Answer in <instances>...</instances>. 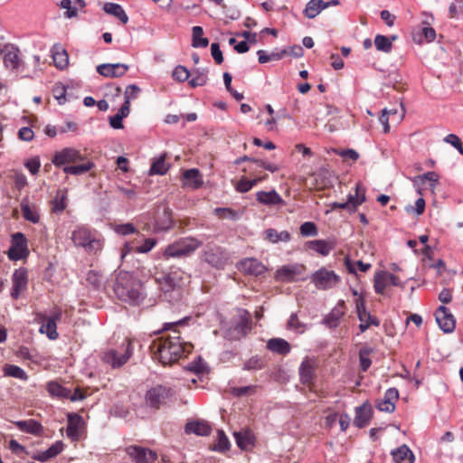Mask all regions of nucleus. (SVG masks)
I'll return each instance as SVG.
<instances>
[{
	"label": "nucleus",
	"instance_id": "1",
	"mask_svg": "<svg viewBox=\"0 0 463 463\" xmlns=\"http://www.w3.org/2000/svg\"><path fill=\"white\" fill-rule=\"evenodd\" d=\"M190 319V317H185L177 321L165 323L160 331L168 334L157 337L150 345L153 357L162 364H172L192 352L193 345L182 339L178 329L179 326H186Z\"/></svg>",
	"mask_w": 463,
	"mask_h": 463
},
{
	"label": "nucleus",
	"instance_id": "2",
	"mask_svg": "<svg viewBox=\"0 0 463 463\" xmlns=\"http://www.w3.org/2000/svg\"><path fill=\"white\" fill-rule=\"evenodd\" d=\"M162 298L165 301L175 303L182 297V287L185 283V274L179 268L156 270L154 275Z\"/></svg>",
	"mask_w": 463,
	"mask_h": 463
},
{
	"label": "nucleus",
	"instance_id": "3",
	"mask_svg": "<svg viewBox=\"0 0 463 463\" xmlns=\"http://www.w3.org/2000/svg\"><path fill=\"white\" fill-rule=\"evenodd\" d=\"M113 289L119 300L132 306L139 305L146 298L140 279L128 271L118 272Z\"/></svg>",
	"mask_w": 463,
	"mask_h": 463
},
{
	"label": "nucleus",
	"instance_id": "4",
	"mask_svg": "<svg viewBox=\"0 0 463 463\" xmlns=\"http://www.w3.org/2000/svg\"><path fill=\"white\" fill-rule=\"evenodd\" d=\"M71 240L75 247L83 248L88 253H97L103 247V242L97 238L96 232L83 225L75 228Z\"/></svg>",
	"mask_w": 463,
	"mask_h": 463
},
{
	"label": "nucleus",
	"instance_id": "5",
	"mask_svg": "<svg viewBox=\"0 0 463 463\" xmlns=\"http://www.w3.org/2000/svg\"><path fill=\"white\" fill-rule=\"evenodd\" d=\"M203 245V241L194 237L182 238L169 245L163 251V258L168 260L170 258H183L194 253Z\"/></svg>",
	"mask_w": 463,
	"mask_h": 463
},
{
	"label": "nucleus",
	"instance_id": "6",
	"mask_svg": "<svg viewBox=\"0 0 463 463\" xmlns=\"http://www.w3.org/2000/svg\"><path fill=\"white\" fill-rule=\"evenodd\" d=\"M134 341L125 338L123 343L118 348H111L105 351L102 354V361L109 364L112 368H120L131 357L134 352Z\"/></svg>",
	"mask_w": 463,
	"mask_h": 463
},
{
	"label": "nucleus",
	"instance_id": "7",
	"mask_svg": "<svg viewBox=\"0 0 463 463\" xmlns=\"http://www.w3.org/2000/svg\"><path fill=\"white\" fill-rule=\"evenodd\" d=\"M175 395V392L172 387L158 384L147 390L145 400L149 408L158 410L171 401Z\"/></svg>",
	"mask_w": 463,
	"mask_h": 463
},
{
	"label": "nucleus",
	"instance_id": "8",
	"mask_svg": "<svg viewBox=\"0 0 463 463\" xmlns=\"http://www.w3.org/2000/svg\"><path fill=\"white\" fill-rule=\"evenodd\" d=\"M250 328L248 313L243 311V314H241L238 318L230 322L229 326L225 329L224 337L231 341L240 340L250 332Z\"/></svg>",
	"mask_w": 463,
	"mask_h": 463
},
{
	"label": "nucleus",
	"instance_id": "9",
	"mask_svg": "<svg viewBox=\"0 0 463 463\" xmlns=\"http://www.w3.org/2000/svg\"><path fill=\"white\" fill-rule=\"evenodd\" d=\"M311 281L317 289L327 290L340 283L341 278L334 270L322 267L312 274Z\"/></svg>",
	"mask_w": 463,
	"mask_h": 463
},
{
	"label": "nucleus",
	"instance_id": "10",
	"mask_svg": "<svg viewBox=\"0 0 463 463\" xmlns=\"http://www.w3.org/2000/svg\"><path fill=\"white\" fill-rule=\"evenodd\" d=\"M202 260L217 269H224L229 260V253L217 245H208L202 254Z\"/></svg>",
	"mask_w": 463,
	"mask_h": 463
},
{
	"label": "nucleus",
	"instance_id": "11",
	"mask_svg": "<svg viewBox=\"0 0 463 463\" xmlns=\"http://www.w3.org/2000/svg\"><path fill=\"white\" fill-rule=\"evenodd\" d=\"M355 310L360 321L359 329L362 333L365 332L372 326H380V320L366 310L365 300L363 296H358L355 299Z\"/></svg>",
	"mask_w": 463,
	"mask_h": 463
},
{
	"label": "nucleus",
	"instance_id": "12",
	"mask_svg": "<svg viewBox=\"0 0 463 463\" xmlns=\"http://www.w3.org/2000/svg\"><path fill=\"white\" fill-rule=\"evenodd\" d=\"M11 260H19L28 255L27 239L22 232H15L12 235L11 246L7 252Z\"/></svg>",
	"mask_w": 463,
	"mask_h": 463
},
{
	"label": "nucleus",
	"instance_id": "13",
	"mask_svg": "<svg viewBox=\"0 0 463 463\" xmlns=\"http://www.w3.org/2000/svg\"><path fill=\"white\" fill-rule=\"evenodd\" d=\"M366 200L365 192L360 184H356L354 194H348L347 201L345 203H333L330 204L331 210L345 209L349 213H354L357 207Z\"/></svg>",
	"mask_w": 463,
	"mask_h": 463
},
{
	"label": "nucleus",
	"instance_id": "14",
	"mask_svg": "<svg viewBox=\"0 0 463 463\" xmlns=\"http://www.w3.org/2000/svg\"><path fill=\"white\" fill-rule=\"evenodd\" d=\"M317 366L316 359L306 357L298 368L301 383L307 385L311 392L314 391Z\"/></svg>",
	"mask_w": 463,
	"mask_h": 463
},
{
	"label": "nucleus",
	"instance_id": "15",
	"mask_svg": "<svg viewBox=\"0 0 463 463\" xmlns=\"http://www.w3.org/2000/svg\"><path fill=\"white\" fill-rule=\"evenodd\" d=\"M84 159L85 156L80 150L73 147H65L54 154L52 162L55 166L61 167L70 163L83 161Z\"/></svg>",
	"mask_w": 463,
	"mask_h": 463
},
{
	"label": "nucleus",
	"instance_id": "16",
	"mask_svg": "<svg viewBox=\"0 0 463 463\" xmlns=\"http://www.w3.org/2000/svg\"><path fill=\"white\" fill-rule=\"evenodd\" d=\"M126 452L135 463H154L157 458L154 450L141 446H129Z\"/></svg>",
	"mask_w": 463,
	"mask_h": 463
},
{
	"label": "nucleus",
	"instance_id": "17",
	"mask_svg": "<svg viewBox=\"0 0 463 463\" xmlns=\"http://www.w3.org/2000/svg\"><path fill=\"white\" fill-rule=\"evenodd\" d=\"M61 318V310L56 308L50 317H43L40 327V333L45 334L49 339L55 340L58 338L57 321Z\"/></svg>",
	"mask_w": 463,
	"mask_h": 463
},
{
	"label": "nucleus",
	"instance_id": "18",
	"mask_svg": "<svg viewBox=\"0 0 463 463\" xmlns=\"http://www.w3.org/2000/svg\"><path fill=\"white\" fill-rule=\"evenodd\" d=\"M4 64L7 69L16 70L22 63L19 48L13 43H6L1 50Z\"/></svg>",
	"mask_w": 463,
	"mask_h": 463
},
{
	"label": "nucleus",
	"instance_id": "19",
	"mask_svg": "<svg viewBox=\"0 0 463 463\" xmlns=\"http://www.w3.org/2000/svg\"><path fill=\"white\" fill-rule=\"evenodd\" d=\"M436 321L439 324L440 329L445 333H451L454 331L456 326V320L453 315L449 312V308L445 306H440L435 311Z\"/></svg>",
	"mask_w": 463,
	"mask_h": 463
},
{
	"label": "nucleus",
	"instance_id": "20",
	"mask_svg": "<svg viewBox=\"0 0 463 463\" xmlns=\"http://www.w3.org/2000/svg\"><path fill=\"white\" fill-rule=\"evenodd\" d=\"M304 266L301 264L285 265L280 267L275 274V279L282 282H291L302 274Z\"/></svg>",
	"mask_w": 463,
	"mask_h": 463
},
{
	"label": "nucleus",
	"instance_id": "21",
	"mask_svg": "<svg viewBox=\"0 0 463 463\" xmlns=\"http://www.w3.org/2000/svg\"><path fill=\"white\" fill-rule=\"evenodd\" d=\"M128 68L124 63H103L97 67V71L107 78H118L125 75Z\"/></svg>",
	"mask_w": 463,
	"mask_h": 463
},
{
	"label": "nucleus",
	"instance_id": "22",
	"mask_svg": "<svg viewBox=\"0 0 463 463\" xmlns=\"http://www.w3.org/2000/svg\"><path fill=\"white\" fill-rule=\"evenodd\" d=\"M304 54L303 48L300 45H294L289 48V50H282L279 52H272L270 54L267 53L262 50V63L271 61H279L282 59L284 55H289L295 58H300Z\"/></svg>",
	"mask_w": 463,
	"mask_h": 463
},
{
	"label": "nucleus",
	"instance_id": "23",
	"mask_svg": "<svg viewBox=\"0 0 463 463\" xmlns=\"http://www.w3.org/2000/svg\"><path fill=\"white\" fill-rule=\"evenodd\" d=\"M83 425V419L78 414H69L66 429L67 436L73 441L80 438V429Z\"/></svg>",
	"mask_w": 463,
	"mask_h": 463
},
{
	"label": "nucleus",
	"instance_id": "24",
	"mask_svg": "<svg viewBox=\"0 0 463 463\" xmlns=\"http://www.w3.org/2000/svg\"><path fill=\"white\" fill-rule=\"evenodd\" d=\"M184 431L186 434H195L197 436H208L211 434L212 427L203 420L188 421L185 424Z\"/></svg>",
	"mask_w": 463,
	"mask_h": 463
},
{
	"label": "nucleus",
	"instance_id": "25",
	"mask_svg": "<svg viewBox=\"0 0 463 463\" xmlns=\"http://www.w3.org/2000/svg\"><path fill=\"white\" fill-rule=\"evenodd\" d=\"M236 267L245 275L258 277L260 274V262L255 258H245Z\"/></svg>",
	"mask_w": 463,
	"mask_h": 463
},
{
	"label": "nucleus",
	"instance_id": "26",
	"mask_svg": "<svg viewBox=\"0 0 463 463\" xmlns=\"http://www.w3.org/2000/svg\"><path fill=\"white\" fill-rule=\"evenodd\" d=\"M306 247L322 256H327L335 247V243L333 241L315 240L307 241Z\"/></svg>",
	"mask_w": 463,
	"mask_h": 463
},
{
	"label": "nucleus",
	"instance_id": "27",
	"mask_svg": "<svg viewBox=\"0 0 463 463\" xmlns=\"http://www.w3.org/2000/svg\"><path fill=\"white\" fill-rule=\"evenodd\" d=\"M183 179L184 185L189 186L192 189H198L202 187L203 181L200 172L196 168L185 170L183 173Z\"/></svg>",
	"mask_w": 463,
	"mask_h": 463
},
{
	"label": "nucleus",
	"instance_id": "28",
	"mask_svg": "<svg viewBox=\"0 0 463 463\" xmlns=\"http://www.w3.org/2000/svg\"><path fill=\"white\" fill-rule=\"evenodd\" d=\"M173 225L171 211L164 208L163 213L156 218L154 229L156 232H166Z\"/></svg>",
	"mask_w": 463,
	"mask_h": 463
},
{
	"label": "nucleus",
	"instance_id": "29",
	"mask_svg": "<svg viewBox=\"0 0 463 463\" xmlns=\"http://www.w3.org/2000/svg\"><path fill=\"white\" fill-rule=\"evenodd\" d=\"M392 456L395 463H413L414 461V455L406 445L392 450Z\"/></svg>",
	"mask_w": 463,
	"mask_h": 463
},
{
	"label": "nucleus",
	"instance_id": "30",
	"mask_svg": "<svg viewBox=\"0 0 463 463\" xmlns=\"http://www.w3.org/2000/svg\"><path fill=\"white\" fill-rule=\"evenodd\" d=\"M345 313V303L344 300H340L337 305L332 309L329 315L326 317V323L329 326H336L339 324L340 319Z\"/></svg>",
	"mask_w": 463,
	"mask_h": 463
},
{
	"label": "nucleus",
	"instance_id": "31",
	"mask_svg": "<svg viewBox=\"0 0 463 463\" xmlns=\"http://www.w3.org/2000/svg\"><path fill=\"white\" fill-rule=\"evenodd\" d=\"M267 347L271 352L281 355H286L290 352L289 343L282 338L269 339L267 343Z\"/></svg>",
	"mask_w": 463,
	"mask_h": 463
},
{
	"label": "nucleus",
	"instance_id": "32",
	"mask_svg": "<svg viewBox=\"0 0 463 463\" xmlns=\"http://www.w3.org/2000/svg\"><path fill=\"white\" fill-rule=\"evenodd\" d=\"M103 11L117 17L123 24H127L128 22V16L127 15L123 7L118 4L105 3L103 5Z\"/></svg>",
	"mask_w": 463,
	"mask_h": 463
},
{
	"label": "nucleus",
	"instance_id": "33",
	"mask_svg": "<svg viewBox=\"0 0 463 463\" xmlns=\"http://www.w3.org/2000/svg\"><path fill=\"white\" fill-rule=\"evenodd\" d=\"M191 79L188 84L192 88L204 86L208 81V71L206 69H195L190 72Z\"/></svg>",
	"mask_w": 463,
	"mask_h": 463
},
{
	"label": "nucleus",
	"instance_id": "34",
	"mask_svg": "<svg viewBox=\"0 0 463 463\" xmlns=\"http://www.w3.org/2000/svg\"><path fill=\"white\" fill-rule=\"evenodd\" d=\"M14 424L20 430L29 434L39 435L43 431V426L34 420H18Z\"/></svg>",
	"mask_w": 463,
	"mask_h": 463
},
{
	"label": "nucleus",
	"instance_id": "35",
	"mask_svg": "<svg viewBox=\"0 0 463 463\" xmlns=\"http://www.w3.org/2000/svg\"><path fill=\"white\" fill-rule=\"evenodd\" d=\"M397 39L396 35L387 37L385 35L377 34L374 38V45L377 51L390 53L392 50V42Z\"/></svg>",
	"mask_w": 463,
	"mask_h": 463
},
{
	"label": "nucleus",
	"instance_id": "36",
	"mask_svg": "<svg viewBox=\"0 0 463 463\" xmlns=\"http://www.w3.org/2000/svg\"><path fill=\"white\" fill-rule=\"evenodd\" d=\"M326 8V2L323 0H310L304 10V14L309 19L317 16L320 12Z\"/></svg>",
	"mask_w": 463,
	"mask_h": 463
},
{
	"label": "nucleus",
	"instance_id": "37",
	"mask_svg": "<svg viewBox=\"0 0 463 463\" xmlns=\"http://www.w3.org/2000/svg\"><path fill=\"white\" fill-rule=\"evenodd\" d=\"M46 389L51 396L58 398H69L71 391L58 382L51 381L47 383Z\"/></svg>",
	"mask_w": 463,
	"mask_h": 463
},
{
	"label": "nucleus",
	"instance_id": "38",
	"mask_svg": "<svg viewBox=\"0 0 463 463\" xmlns=\"http://www.w3.org/2000/svg\"><path fill=\"white\" fill-rule=\"evenodd\" d=\"M21 210L23 217L33 223H38L40 222V216L35 207H31L28 203L27 199L23 200L21 203Z\"/></svg>",
	"mask_w": 463,
	"mask_h": 463
},
{
	"label": "nucleus",
	"instance_id": "39",
	"mask_svg": "<svg viewBox=\"0 0 463 463\" xmlns=\"http://www.w3.org/2000/svg\"><path fill=\"white\" fill-rule=\"evenodd\" d=\"M388 285L387 271H380L374 275L373 288L377 294L384 295Z\"/></svg>",
	"mask_w": 463,
	"mask_h": 463
},
{
	"label": "nucleus",
	"instance_id": "40",
	"mask_svg": "<svg viewBox=\"0 0 463 463\" xmlns=\"http://www.w3.org/2000/svg\"><path fill=\"white\" fill-rule=\"evenodd\" d=\"M66 191L58 190L55 197L52 200V211L54 213H61L66 208Z\"/></svg>",
	"mask_w": 463,
	"mask_h": 463
},
{
	"label": "nucleus",
	"instance_id": "41",
	"mask_svg": "<svg viewBox=\"0 0 463 463\" xmlns=\"http://www.w3.org/2000/svg\"><path fill=\"white\" fill-rule=\"evenodd\" d=\"M93 167L94 164L91 161H87L81 165L64 166L62 170L67 175H80L89 172Z\"/></svg>",
	"mask_w": 463,
	"mask_h": 463
},
{
	"label": "nucleus",
	"instance_id": "42",
	"mask_svg": "<svg viewBox=\"0 0 463 463\" xmlns=\"http://www.w3.org/2000/svg\"><path fill=\"white\" fill-rule=\"evenodd\" d=\"M52 59L56 68L60 70H63L68 66L69 63V56L65 50L60 48H55L52 51Z\"/></svg>",
	"mask_w": 463,
	"mask_h": 463
},
{
	"label": "nucleus",
	"instance_id": "43",
	"mask_svg": "<svg viewBox=\"0 0 463 463\" xmlns=\"http://www.w3.org/2000/svg\"><path fill=\"white\" fill-rule=\"evenodd\" d=\"M4 374L5 376L14 377L16 379L26 381L28 379V375L25 371L14 364H5L4 366Z\"/></svg>",
	"mask_w": 463,
	"mask_h": 463
},
{
	"label": "nucleus",
	"instance_id": "44",
	"mask_svg": "<svg viewBox=\"0 0 463 463\" xmlns=\"http://www.w3.org/2000/svg\"><path fill=\"white\" fill-rule=\"evenodd\" d=\"M234 437L238 447L243 450L250 449L253 446L252 436L250 431L235 432Z\"/></svg>",
	"mask_w": 463,
	"mask_h": 463
},
{
	"label": "nucleus",
	"instance_id": "45",
	"mask_svg": "<svg viewBox=\"0 0 463 463\" xmlns=\"http://www.w3.org/2000/svg\"><path fill=\"white\" fill-rule=\"evenodd\" d=\"M12 286L24 290L27 286V272L24 269H15L12 277Z\"/></svg>",
	"mask_w": 463,
	"mask_h": 463
},
{
	"label": "nucleus",
	"instance_id": "46",
	"mask_svg": "<svg viewBox=\"0 0 463 463\" xmlns=\"http://www.w3.org/2000/svg\"><path fill=\"white\" fill-rule=\"evenodd\" d=\"M439 176L435 172H427L424 175H418L413 179L415 186H423L426 182L430 183L431 187H434L438 183Z\"/></svg>",
	"mask_w": 463,
	"mask_h": 463
},
{
	"label": "nucleus",
	"instance_id": "47",
	"mask_svg": "<svg viewBox=\"0 0 463 463\" xmlns=\"http://www.w3.org/2000/svg\"><path fill=\"white\" fill-rule=\"evenodd\" d=\"M370 409H366L364 406H361L356 411V416L354 423L358 428L365 427L370 421Z\"/></svg>",
	"mask_w": 463,
	"mask_h": 463
},
{
	"label": "nucleus",
	"instance_id": "48",
	"mask_svg": "<svg viewBox=\"0 0 463 463\" xmlns=\"http://www.w3.org/2000/svg\"><path fill=\"white\" fill-rule=\"evenodd\" d=\"M168 170V166L165 164V156L162 155L159 158L156 159L149 169V175H165Z\"/></svg>",
	"mask_w": 463,
	"mask_h": 463
},
{
	"label": "nucleus",
	"instance_id": "49",
	"mask_svg": "<svg viewBox=\"0 0 463 463\" xmlns=\"http://www.w3.org/2000/svg\"><path fill=\"white\" fill-rule=\"evenodd\" d=\"M266 238L272 243L279 241H288L290 240V234L287 231L279 232L275 229H268L266 231Z\"/></svg>",
	"mask_w": 463,
	"mask_h": 463
},
{
	"label": "nucleus",
	"instance_id": "50",
	"mask_svg": "<svg viewBox=\"0 0 463 463\" xmlns=\"http://www.w3.org/2000/svg\"><path fill=\"white\" fill-rule=\"evenodd\" d=\"M193 43L192 45L194 48L206 47L209 44L207 38L203 37V30L201 26L193 27Z\"/></svg>",
	"mask_w": 463,
	"mask_h": 463
},
{
	"label": "nucleus",
	"instance_id": "51",
	"mask_svg": "<svg viewBox=\"0 0 463 463\" xmlns=\"http://www.w3.org/2000/svg\"><path fill=\"white\" fill-rule=\"evenodd\" d=\"M230 440L225 435L224 431L219 430L217 432V443L213 447L212 449L223 453L230 449Z\"/></svg>",
	"mask_w": 463,
	"mask_h": 463
},
{
	"label": "nucleus",
	"instance_id": "52",
	"mask_svg": "<svg viewBox=\"0 0 463 463\" xmlns=\"http://www.w3.org/2000/svg\"><path fill=\"white\" fill-rule=\"evenodd\" d=\"M214 213L219 218L232 221H236L241 217V213L231 208H215Z\"/></svg>",
	"mask_w": 463,
	"mask_h": 463
},
{
	"label": "nucleus",
	"instance_id": "53",
	"mask_svg": "<svg viewBox=\"0 0 463 463\" xmlns=\"http://www.w3.org/2000/svg\"><path fill=\"white\" fill-rule=\"evenodd\" d=\"M449 18H460L463 16V0H453L449 6Z\"/></svg>",
	"mask_w": 463,
	"mask_h": 463
},
{
	"label": "nucleus",
	"instance_id": "54",
	"mask_svg": "<svg viewBox=\"0 0 463 463\" xmlns=\"http://www.w3.org/2000/svg\"><path fill=\"white\" fill-rule=\"evenodd\" d=\"M190 75H191V73L186 69V67L182 66V65L176 66L172 72V77L174 78V80H175L179 82H184L185 80H189Z\"/></svg>",
	"mask_w": 463,
	"mask_h": 463
},
{
	"label": "nucleus",
	"instance_id": "55",
	"mask_svg": "<svg viewBox=\"0 0 463 463\" xmlns=\"http://www.w3.org/2000/svg\"><path fill=\"white\" fill-rule=\"evenodd\" d=\"M283 199L275 192H262V203L264 204H280L283 203Z\"/></svg>",
	"mask_w": 463,
	"mask_h": 463
},
{
	"label": "nucleus",
	"instance_id": "56",
	"mask_svg": "<svg viewBox=\"0 0 463 463\" xmlns=\"http://www.w3.org/2000/svg\"><path fill=\"white\" fill-rule=\"evenodd\" d=\"M232 77L229 72L223 73V81L226 90L231 93V95L238 101L241 100L243 99V94L236 91L235 90L232 89Z\"/></svg>",
	"mask_w": 463,
	"mask_h": 463
},
{
	"label": "nucleus",
	"instance_id": "57",
	"mask_svg": "<svg viewBox=\"0 0 463 463\" xmlns=\"http://www.w3.org/2000/svg\"><path fill=\"white\" fill-rule=\"evenodd\" d=\"M405 211L407 213H415L416 215H420L425 211V200L423 198H419L415 202V207L413 205H407L405 207Z\"/></svg>",
	"mask_w": 463,
	"mask_h": 463
},
{
	"label": "nucleus",
	"instance_id": "58",
	"mask_svg": "<svg viewBox=\"0 0 463 463\" xmlns=\"http://www.w3.org/2000/svg\"><path fill=\"white\" fill-rule=\"evenodd\" d=\"M300 233L303 236H316L317 234V225L312 222H306L301 224Z\"/></svg>",
	"mask_w": 463,
	"mask_h": 463
},
{
	"label": "nucleus",
	"instance_id": "59",
	"mask_svg": "<svg viewBox=\"0 0 463 463\" xmlns=\"http://www.w3.org/2000/svg\"><path fill=\"white\" fill-rule=\"evenodd\" d=\"M206 367L205 362L198 356L196 360L191 362L187 365V369L191 372H194L196 373H203Z\"/></svg>",
	"mask_w": 463,
	"mask_h": 463
},
{
	"label": "nucleus",
	"instance_id": "60",
	"mask_svg": "<svg viewBox=\"0 0 463 463\" xmlns=\"http://www.w3.org/2000/svg\"><path fill=\"white\" fill-rule=\"evenodd\" d=\"M446 143L450 144L463 156V146L460 138L455 134H449L444 137Z\"/></svg>",
	"mask_w": 463,
	"mask_h": 463
},
{
	"label": "nucleus",
	"instance_id": "61",
	"mask_svg": "<svg viewBox=\"0 0 463 463\" xmlns=\"http://www.w3.org/2000/svg\"><path fill=\"white\" fill-rule=\"evenodd\" d=\"M86 280L95 288H99L101 285V277L98 272L94 270H89L87 272Z\"/></svg>",
	"mask_w": 463,
	"mask_h": 463
},
{
	"label": "nucleus",
	"instance_id": "62",
	"mask_svg": "<svg viewBox=\"0 0 463 463\" xmlns=\"http://www.w3.org/2000/svg\"><path fill=\"white\" fill-rule=\"evenodd\" d=\"M262 168L270 172H276L280 169V162L278 160L277 156H273V161L270 162L266 158H262Z\"/></svg>",
	"mask_w": 463,
	"mask_h": 463
},
{
	"label": "nucleus",
	"instance_id": "63",
	"mask_svg": "<svg viewBox=\"0 0 463 463\" xmlns=\"http://www.w3.org/2000/svg\"><path fill=\"white\" fill-rule=\"evenodd\" d=\"M256 387L252 385L242 386V387H233L232 388V394L237 397H242L248 394L252 393L255 391Z\"/></svg>",
	"mask_w": 463,
	"mask_h": 463
},
{
	"label": "nucleus",
	"instance_id": "64",
	"mask_svg": "<svg viewBox=\"0 0 463 463\" xmlns=\"http://www.w3.org/2000/svg\"><path fill=\"white\" fill-rule=\"evenodd\" d=\"M63 447L64 445L61 440H58L55 443H53L48 449L45 450L49 459L59 455L63 450Z\"/></svg>",
	"mask_w": 463,
	"mask_h": 463
}]
</instances>
